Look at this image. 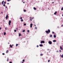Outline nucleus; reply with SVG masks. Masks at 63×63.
<instances>
[{
	"mask_svg": "<svg viewBox=\"0 0 63 63\" xmlns=\"http://www.w3.org/2000/svg\"><path fill=\"white\" fill-rule=\"evenodd\" d=\"M5 30H8V29L7 28H5Z\"/></svg>",
	"mask_w": 63,
	"mask_h": 63,
	"instance_id": "25",
	"label": "nucleus"
},
{
	"mask_svg": "<svg viewBox=\"0 0 63 63\" xmlns=\"http://www.w3.org/2000/svg\"><path fill=\"white\" fill-rule=\"evenodd\" d=\"M7 0V1H10V0Z\"/></svg>",
	"mask_w": 63,
	"mask_h": 63,
	"instance_id": "45",
	"label": "nucleus"
},
{
	"mask_svg": "<svg viewBox=\"0 0 63 63\" xmlns=\"http://www.w3.org/2000/svg\"><path fill=\"white\" fill-rule=\"evenodd\" d=\"M52 33H53V34H54V32H52Z\"/></svg>",
	"mask_w": 63,
	"mask_h": 63,
	"instance_id": "41",
	"label": "nucleus"
},
{
	"mask_svg": "<svg viewBox=\"0 0 63 63\" xmlns=\"http://www.w3.org/2000/svg\"><path fill=\"white\" fill-rule=\"evenodd\" d=\"M2 55H5V53H2Z\"/></svg>",
	"mask_w": 63,
	"mask_h": 63,
	"instance_id": "38",
	"label": "nucleus"
},
{
	"mask_svg": "<svg viewBox=\"0 0 63 63\" xmlns=\"http://www.w3.org/2000/svg\"><path fill=\"white\" fill-rule=\"evenodd\" d=\"M61 10L62 11H63V8H61Z\"/></svg>",
	"mask_w": 63,
	"mask_h": 63,
	"instance_id": "28",
	"label": "nucleus"
},
{
	"mask_svg": "<svg viewBox=\"0 0 63 63\" xmlns=\"http://www.w3.org/2000/svg\"><path fill=\"white\" fill-rule=\"evenodd\" d=\"M50 37H52V35H50Z\"/></svg>",
	"mask_w": 63,
	"mask_h": 63,
	"instance_id": "22",
	"label": "nucleus"
},
{
	"mask_svg": "<svg viewBox=\"0 0 63 63\" xmlns=\"http://www.w3.org/2000/svg\"><path fill=\"white\" fill-rule=\"evenodd\" d=\"M9 63H12V62H9Z\"/></svg>",
	"mask_w": 63,
	"mask_h": 63,
	"instance_id": "48",
	"label": "nucleus"
},
{
	"mask_svg": "<svg viewBox=\"0 0 63 63\" xmlns=\"http://www.w3.org/2000/svg\"><path fill=\"white\" fill-rule=\"evenodd\" d=\"M40 55H41V56H43V54H41Z\"/></svg>",
	"mask_w": 63,
	"mask_h": 63,
	"instance_id": "23",
	"label": "nucleus"
},
{
	"mask_svg": "<svg viewBox=\"0 0 63 63\" xmlns=\"http://www.w3.org/2000/svg\"><path fill=\"white\" fill-rule=\"evenodd\" d=\"M45 32L47 34H49L50 32V31L49 29H48V31H46Z\"/></svg>",
	"mask_w": 63,
	"mask_h": 63,
	"instance_id": "1",
	"label": "nucleus"
},
{
	"mask_svg": "<svg viewBox=\"0 0 63 63\" xmlns=\"http://www.w3.org/2000/svg\"><path fill=\"white\" fill-rule=\"evenodd\" d=\"M60 56L62 57V58H63V54L62 55H60Z\"/></svg>",
	"mask_w": 63,
	"mask_h": 63,
	"instance_id": "11",
	"label": "nucleus"
},
{
	"mask_svg": "<svg viewBox=\"0 0 63 63\" xmlns=\"http://www.w3.org/2000/svg\"><path fill=\"white\" fill-rule=\"evenodd\" d=\"M21 36V34L20 33L19 34V36Z\"/></svg>",
	"mask_w": 63,
	"mask_h": 63,
	"instance_id": "26",
	"label": "nucleus"
},
{
	"mask_svg": "<svg viewBox=\"0 0 63 63\" xmlns=\"http://www.w3.org/2000/svg\"><path fill=\"white\" fill-rule=\"evenodd\" d=\"M53 42H56V40H53Z\"/></svg>",
	"mask_w": 63,
	"mask_h": 63,
	"instance_id": "16",
	"label": "nucleus"
},
{
	"mask_svg": "<svg viewBox=\"0 0 63 63\" xmlns=\"http://www.w3.org/2000/svg\"><path fill=\"white\" fill-rule=\"evenodd\" d=\"M37 47H39V46L38 45H37Z\"/></svg>",
	"mask_w": 63,
	"mask_h": 63,
	"instance_id": "42",
	"label": "nucleus"
},
{
	"mask_svg": "<svg viewBox=\"0 0 63 63\" xmlns=\"http://www.w3.org/2000/svg\"><path fill=\"white\" fill-rule=\"evenodd\" d=\"M22 61L23 62H24V61H25V60H24V59H23V60Z\"/></svg>",
	"mask_w": 63,
	"mask_h": 63,
	"instance_id": "24",
	"label": "nucleus"
},
{
	"mask_svg": "<svg viewBox=\"0 0 63 63\" xmlns=\"http://www.w3.org/2000/svg\"><path fill=\"white\" fill-rule=\"evenodd\" d=\"M1 13L2 14H3V13L2 12H1Z\"/></svg>",
	"mask_w": 63,
	"mask_h": 63,
	"instance_id": "46",
	"label": "nucleus"
},
{
	"mask_svg": "<svg viewBox=\"0 0 63 63\" xmlns=\"http://www.w3.org/2000/svg\"><path fill=\"white\" fill-rule=\"evenodd\" d=\"M11 21L10 20L9 21V25H11Z\"/></svg>",
	"mask_w": 63,
	"mask_h": 63,
	"instance_id": "4",
	"label": "nucleus"
},
{
	"mask_svg": "<svg viewBox=\"0 0 63 63\" xmlns=\"http://www.w3.org/2000/svg\"><path fill=\"white\" fill-rule=\"evenodd\" d=\"M59 52L58 51H56V52Z\"/></svg>",
	"mask_w": 63,
	"mask_h": 63,
	"instance_id": "44",
	"label": "nucleus"
},
{
	"mask_svg": "<svg viewBox=\"0 0 63 63\" xmlns=\"http://www.w3.org/2000/svg\"><path fill=\"white\" fill-rule=\"evenodd\" d=\"M5 8L6 9H7V6H5Z\"/></svg>",
	"mask_w": 63,
	"mask_h": 63,
	"instance_id": "43",
	"label": "nucleus"
},
{
	"mask_svg": "<svg viewBox=\"0 0 63 63\" xmlns=\"http://www.w3.org/2000/svg\"><path fill=\"white\" fill-rule=\"evenodd\" d=\"M26 25V24L25 23H24V25L25 26V25Z\"/></svg>",
	"mask_w": 63,
	"mask_h": 63,
	"instance_id": "30",
	"label": "nucleus"
},
{
	"mask_svg": "<svg viewBox=\"0 0 63 63\" xmlns=\"http://www.w3.org/2000/svg\"><path fill=\"white\" fill-rule=\"evenodd\" d=\"M57 28H59V27H57Z\"/></svg>",
	"mask_w": 63,
	"mask_h": 63,
	"instance_id": "53",
	"label": "nucleus"
},
{
	"mask_svg": "<svg viewBox=\"0 0 63 63\" xmlns=\"http://www.w3.org/2000/svg\"><path fill=\"white\" fill-rule=\"evenodd\" d=\"M45 41H41L40 43L41 44H42V43H45Z\"/></svg>",
	"mask_w": 63,
	"mask_h": 63,
	"instance_id": "3",
	"label": "nucleus"
},
{
	"mask_svg": "<svg viewBox=\"0 0 63 63\" xmlns=\"http://www.w3.org/2000/svg\"><path fill=\"white\" fill-rule=\"evenodd\" d=\"M62 47H63V45L62 46Z\"/></svg>",
	"mask_w": 63,
	"mask_h": 63,
	"instance_id": "60",
	"label": "nucleus"
},
{
	"mask_svg": "<svg viewBox=\"0 0 63 63\" xmlns=\"http://www.w3.org/2000/svg\"><path fill=\"white\" fill-rule=\"evenodd\" d=\"M56 35H54V38H56Z\"/></svg>",
	"mask_w": 63,
	"mask_h": 63,
	"instance_id": "14",
	"label": "nucleus"
},
{
	"mask_svg": "<svg viewBox=\"0 0 63 63\" xmlns=\"http://www.w3.org/2000/svg\"><path fill=\"white\" fill-rule=\"evenodd\" d=\"M10 47H11V48H12V47H13V46H12V45H10Z\"/></svg>",
	"mask_w": 63,
	"mask_h": 63,
	"instance_id": "17",
	"label": "nucleus"
},
{
	"mask_svg": "<svg viewBox=\"0 0 63 63\" xmlns=\"http://www.w3.org/2000/svg\"><path fill=\"white\" fill-rule=\"evenodd\" d=\"M54 2H52V4H54Z\"/></svg>",
	"mask_w": 63,
	"mask_h": 63,
	"instance_id": "40",
	"label": "nucleus"
},
{
	"mask_svg": "<svg viewBox=\"0 0 63 63\" xmlns=\"http://www.w3.org/2000/svg\"><path fill=\"white\" fill-rule=\"evenodd\" d=\"M8 44H10V43H9V42H8Z\"/></svg>",
	"mask_w": 63,
	"mask_h": 63,
	"instance_id": "52",
	"label": "nucleus"
},
{
	"mask_svg": "<svg viewBox=\"0 0 63 63\" xmlns=\"http://www.w3.org/2000/svg\"><path fill=\"white\" fill-rule=\"evenodd\" d=\"M22 63H24L23 62H22Z\"/></svg>",
	"mask_w": 63,
	"mask_h": 63,
	"instance_id": "57",
	"label": "nucleus"
},
{
	"mask_svg": "<svg viewBox=\"0 0 63 63\" xmlns=\"http://www.w3.org/2000/svg\"><path fill=\"white\" fill-rule=\"evenodd\" d=\"M34 26H36V25H34Z\"/></svg>",
	"mask_w": 63,
	"mask_h": 63,
	"instance_id": "55",
	"label": "nucleus"
},
{
	"mask_svg": "<svg viewBox=\"0 0 63 63\" xmlns=\"http://www.w3.org/2000/svg\"><path fill=\"white\" fill-rule=\"evenodd\" d=\"M6 32H5L4 33V35H6Z\"/></svg>",
	"mask_w": 63,
	"mask_h": 63,
	"instance_id": "18",
	"label": "nucleus"
},
{
	"mask_svg": "<svg viewBox=\"0 0 63 63\" xmlns=\"http://www.w3.org/2000/svg\"><path fill=\"white\" fill-rule=\"evenodd\" d=\"M8 60H9V58L8 57L7 58V61H8Z\"/></svg>",
	"mask_w": 63,
	"mask_h": 63,
	"instance_id": "19",
	"label": "nucleus"
},
{
	"mask_svg": "<svg viewBox=\"0 0 63 63\" xmlns=\"http://www.w3.org/2000/svg\"><path fill=\"white\" fill-rule=\"evenodd\" d=\"M33 9L34 10H36L37 9L35 7H33Z\"/></svg>",
	"mask_w": 63,
	"mask_h": 63,
	"instance_id": "15",
	"label": "nucleus"
},
{
	"mask_svg": "<svg viewBox=\"0 0 63 63\" xmlns=\"http://www.w3.org/2000/svg\"><path fill=\"white\" fill-rule=\"evenodd\" d=\"M35 29H37V28L36 27L35 28Z\"/></svg>",
	"mask_w": 63,
	"mask_h": 63,
	"instance_id": "35",
	"label": "nucleus"
},
{
	"mask_svg": "<svg viewBox=\"0 0 63 63\" xmlns=\"http://www.w3.org/2000/svg\"><path fill=\"white\" fill-rule=\"evenodd\" d=\"M59 51L60 52H61V50H59Z\"/></svg>",
	"mask_w": 63,
	"mask_h": 63,
	"instance_id": "27",
	"label": "nucleus"
},
{
	"mask_svg": "<svg viewBox=\"0 0 63 63\" xmlns=\"http://www.w3.org/2000/svg\"><path fill=\"white\" fill-rule=\"evenodd\" d=\"M7 4H8V5H9V3H7Z\"/></svg>",
	"mask_w": 63,
	"mask_h": 63,
	"instance_id": "51",
	"label": "nucleus"
},
{
	"mask_svg": "<svg viewBox=\"0 0 63 63\" xmlns=\"http://www.w3.org/2000/svg\"><path fill=\"white\" fill-rule=\"evenodd\" d=\"M57 13V12H56V11L54 13V15H56Z\"/></svg>",
	"mask_w": 63,
	"mask_h": 63,
	"instance_id": "13",
	"label": "nucleus"
},
{
	"mask_svg": "<svg viewBox=\"0 0 63 63\" xmlns=\"http://www.w3.org/2000/svg\"><path fill=\"white\" fill-rule=\"evenodd\" d=\"M39 46L40 47H43V44H40L39 45Z\"/></svg>",
	"mask_w": 63,
	"mask_h": 63,
	"instance_id": "8",
	"label": "nucleus"
},
{
	"mask_svg": "<svg viewBox=\"0 0 63 63\" xmlns=\"http://www.w3.org/2000/svg\"><path fill=\"white\" fill-rule=\"evenodd\" d=\"M33 25V24L32 23H31L30 24V28H32V26Z\"/></svg>",
	"mask_w": 63,
	"mask_h": 63,
	"instance_id": "6",
	"label": "nucleus"
},
{
	"mask_svg": "<svg viewBox=\"0 0 63 63\" xmlns=\"http://www.w3.org/2000/svg\"><path fill=\"white\" fill-rule=\"evenodd\" d=\"M0 4H1V2H0Z\"/></svg>",
	"mask_w": 63,
	"mask_h": 63,
	"instance_id": "59",
	"label": "nucleus"
},
{
	"mask_svg": "<svg viewBox=\"0 0 63 63\" xmlns=\"http://www.w3.org/2000/svg\"><path fill=\"white\" fill-rule=\"evenodd\" d=\"M27 32H29V30H28L27 31Z\"/></svg>",
	"mask_w": 63,
	"mask_h": 63,
	"instance_id": "34",
	"label": "nucleus"
},
{
	"mask_svg": "<svg viewBox=\"0 0 63 63\" xmlns=\"http://www.w3.org/2000/svg\"><path fill=\"white\" fill-rule=\"evenodd\" d=\"M4 1L3 0L1 2V4H2V5H3L4 4Z\"/></svg>",
	"mask_w": 63,
	"mask_h": 63,
	"instance_id": "9",
	"label": "nucleus"
},
{
	"mask_svg": "<svg viewBox=\"0 0 63 63\" xmlns=\"http://www.w3.org/2000/svg\"><path fill=\"white\" fill-rule=\"evenodd\" d=\"M18 46V44H16V46Z\"/></svg>",
	"mask_w": 63,
	"mask_h": 63,
	"instance_id": "36",
	"label": "nucleus"
},
{
	"mask_svg": "<svg viewBox=\"0 0 63 63\" xmlns=\"http://www.w3.org/2000/svg\"><path fill=\"white\" fill-rule=\"evenodd\" d=\"M50 61V60H48V62H49Z\"/></svg>",
	"mask_w": 63,
	"mask_h": 63,
	"instance_id": "32",
	"label": "nucleus"
},
{
	"mask_svg": "<svg viewBox=\"0 0 63 63\" xmlns=\"http://www.w3.org/2000/svg\"><path fill=\"white\" fill-rule=\"evenodd\" d=\"M25 30H23L22 32H25Z\"/></svg>",
	"mask_w": 63,
	"mask_h": 63,
	"instance_id": "12",
	"label": "nucleus"
},
{
	"mask_svg": "<svg viewBox=\"0 0 63 63\" xmlns=\"http://www.w3.org/2000/svg\"><path fill=\"white\" fill-rule=\"evenodd\" d=\"M45 52L46 53V52L45 51Z\"/></svg>",
	"mask_w": 63,
	"mask_h": 63,
	"instance_id": "56",
	"label": "nucleus"
},
{
	"mask_svg": "<svg viewBox=\"0 0 63 63\" xmlns=\"http://www.w3.org/2000/svg\"><path fill=\"white\" fill-rule=\"evenodd\" d=\"M4 3V4H6V1H5Z\"/></svg>",
	"mask_w": 63,
	"mask_h": 63,
	"instance_id": "31",
	"label": "nucleus"
},
{
	"mask_svg": "<svg viewBox=\"0 0 63 63\" xmlns=\"http://www.w3.org/2000/svg\"><path fill=\"white\" fill-rule=\"evenodd\" d=\"M60 47V49H61V50H63V48H62V47Z\"/></svg>",
	"mask_w": 63,
	"mask_h": 63,
	"instance_id": "7",
	"label": "nucleus"
},
{
	"mask_svg": "<svg viewBox=\"0 0 63 63\" xmlns=\"http://www.w3.org/2000/svg\"><path fill=\"white\" fill-rule=\"evenodd\" d=\"M21 21H23V19H22L21 20Z\"/></svg>",
	"mask_w": 63,
	"mask_h": 63,
	"instance_id": "21",
	"label": "nucleus"
},
{
	"mask_svg": "<svg viewBox=\"0 0 63 63\" xmlns=\"http://www.w3.org/2000/svg\"><path fill=\"white\" fill-rule=\"evenodd\" d=\"M8 52H9V51H8V50H7L6 52V53H8Z\"/></svg>",
	"mask_w": 63,
	"mask_h": 63,
	"instance_id": "10",
	"label": "nucleus"
},
{
	"mask_svg": "<svg viewBox=\"0 0 63 63\" xmlns=\"http://www.w3.org/2000/svg\"><path fill=\"white\" fill-rule=\"evenodd\" d=\"M23 3H24V2H23Z\"/></svg>",
	"mask_w": 63,
	"mask_h": 63,
	"instance_id": "54",
	"label": "nucleus"
},
{
	"mask_svg": "<svg viewBox=\"0 0 63 63\" xmlns=\"http://www.w3.org/2000/svg\"><path fill=\"white\" fill-rule=\"evenodd\" d=\"M24 12H26V10H24Z\"/></svg>",
	"mask_w": 63,
	"mask_h": 63,
	"instance_id": "20",
	"label": "nucleus"
},
{
	"mask_svg": "<svg viewBox=\"0 0 63 63\" xmlns=\"http://www.w3.org/2000/svg\"><path fill=\"white\" fill-rule=\"evenodd\" d=\"M48 43L49 44H50V45H51L52 44V42L51 41H49Z\"/></svg>",
	"mask_w": 63,
	"mask_h": 63,
	"instance_id": "2",
	"label": "nucleus"
},
{
	"mask_svg": "<svg viewBox=\"0 0 63 63\" xmlns=\"http://www.w3.org/2000/svg\"><path fill=\"white\" fill-rule=\"evenodd\" d=\"M14 31L15 32H16V30H14Z\"/></svg>",
	"mask_w": 63,
	"mask_h": 63,
	"instance_id": "39",
	"label": "nucleus"
},
{
	"mask_svg": "<svg viewBox=\"0 0 63 63\" xmlns=\"http://www.w3.org/2000/svg\"><path fill=\"white\" fill-rule=\"evenodd\" d=\"M3 6L4 7H5V4H3Z\"/></svg>",
	"mask_w": 63,
	"mask_h": 63,
	"instance_id": "37",
	"label": "nucleus"
},
{
	"mask_svg": "<svg viewBox=\"0 0 63 63\" xmlns=\"http://www.w3.org/2000/svg\"><path fill=\"white\" fill-rule=\"evenodd\" d=\"M33 18H32L31 17V18H30V19H33Z\"/></svg>",
	"mask_w": 63,
	"mask_h": 63,
	"instance_id": "33",
	"label": "nucleus"
},
{
	"mask_svg": "<svg viewBox=\"0 0 63 63\" xmlns=\"http://www.w3.org/2000/svg\"><path fill=\"white\" fill-rule=\"evenodd\" d=\"M12 46H14V45H12Z\"/></svg>",
	"mask_w": 63,
	"mask_h": 63,
	"instance_id": "58",
	"label": "nucleus"
},
{
	"mask_svg": "<svg viewBox=\"0 0 63 63\" xmlns=\"http://www.w3.org/2000/svg\"><path fill=\"white\" fill-rule=\"evenodd\" d=\"M1 28H0V30H1Z\"/></svg>",
	"mask_w": 63,
	"mask_h": 63,
	"instance_id": "50",
	"label": "nucleus"
},
{
	"mask_svg": "<svg viewBox=\"0 0 63 63\" xmlns=\"http://www.w3.org/2000/svg\"><path fill=\"white\" fill-rule=\"evenodd\" d=\"M30 20L31 21H32V19H30Z\"/></svg>",
	"mask_w": 63,
	"mask_h": 63,
	"instance_id": "47",
	"label": "nucleus"
},
{
	"mask_svg": "<svg viewBox=\"0 0 63 63\" xmlns=\"http://www.w3.org/2000/svg\"><path fill=\"white\" fill-rule=\"evenodd\" d=\"M61 26H62V27H63V25H62Z\"/></svg>",
	"mask_w": 63,
	"mask_h": 63,
	"instance_id": "49",
	"label": "nucleus"
},
{
	"mask_svg": "<svg viewBox=\"0 0 63 63\" xmlns=\"http://www.w3.org/2000/svg\"><path fill=\"white\" fill-rule=\"evenodd\" d=\"M6 19H8V15H7L6 16Z\"/></svg>",
	"mask_w": 63,
	"mask_h": 63,
	"instance_id": "5",
	"label": "nucleus"
},
{
	"mask_svg": "<svg viewBox=\"0 0 63 63\" xmlns=\"http://www.w3.org/2000/svg\"><path fill=\"white\" fill-rule=\"evenodd\" d=\"M22 19V17H20V19Z\"/></svg>",
	"mask_w": 63,
	"mask_h": 63,
	"instance_id": "29",
	"label": "nucleus"
}]
</instances>
